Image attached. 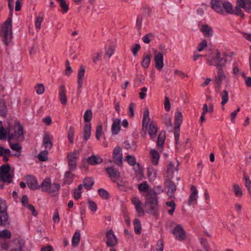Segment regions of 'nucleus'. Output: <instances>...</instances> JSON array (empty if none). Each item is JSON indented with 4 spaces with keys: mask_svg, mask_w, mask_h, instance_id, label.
<instances>
[{
    "mask_svg": "<svg viewBox=\"0 0 251 251\" xmlns=\"http://www.w3.org/2000/svg\"><path fill=\"white\" fill-rule=\"evenodd\" d=\"M163 192L162 187L158 186L154 187L152 190H151L147 194L145 205L147 208V212L151 214H155L158 209L157 194Z\"/></svg>",
    "mask_w": 251,
    "mask_h": 251,
    "instance_id": "f257e3e1",
    "label": "nucleus"
},
{
    "mask_svg": "<svg viewBox=\"0 0 251 251\" xmlns=\"http://www.w3.org/2000/svg\"><path fill=\"white\" fill-rule=\"evenodd\" d=\"M142 128L143 129L145 128L148 130L149 134L151 139H155L158 127L155 122L150 121L149 111L148 108H146L144 111Z\"/></svg>",
    "mask_w": 251,
    "mask_h": 251,
    "instance_id": "f03ea898",
    "label": "nucleus"
},
{
    "mask_svg": "<svg viewBox=\"0 0 251 251\" xmlns=\"http://www.w3.org/2000/svg\"><path fill=\"white\" fill-rule=\"evenodd\" d=\"M12 19L9 17L0 27V34L3 37V41L6 45H8L12 38Z\"/></svg>",
    "mask_w": 251,
    "mask_h": 251,
    "instance_id": "7ed1b4c3",
    "label": "nucleus"
},
{
    "mask_svg": "<svg viewBox=\"0 0 251 251\" xmlns=\"http://www.w3.org/2000/svg\"><path fill=\"white\" fill-rule=\"evenodd\" d=\"M40 188L43 192H47L52 196H55L60 188V185L57 183L51 184L50 177H46L40 185Z\"/></svg>",
    "mask_w": 251,
    "mask_h": 251,
    "instance_id": "20e7f679",
    "label": "nucleus"
},
{
    "mask_svg": "<svg viewBox=\"0 0 251 251\" xmlns=\"http://www.w3.org/2000/svg\"><path fill=\"white\" fill-rule=\"evenodd\" d=\"M207 63L211 66H215L217 68L221 67V62L223 60L221 54L218 50H213L209 53L204 55Z\"/></svg>",
    "mask_w": 251,
    "mask_h": 251,
    "instance_id": "39448f33",
    "label": "nucleus"
},
{
    "mask_svg": "<svg viewBox=\"0 0 251 251\" xmlns=\"http://www.w3.org/2000/svg\"><path fill=\"white\" fill-rule=\"evenodd\" d=\"M223 7L225 12L228 14L244 15L243 10L238 7L237 0H236V5L234 7H233L232 4L228 1H225L223 2Z\"/></svg>",
    "mask_w": 251,
    "mask_h": 251,
    "instance_id": "423d86ee",
    "label": "nucleus"
},
{
    "mask_svg": "<svg viewBox=\"0 0 251 251\" xmlns=\"http://www.w3.org/2000/svg\"><path fill=\"white\" fill-rule=\"evenodd\" d=\"M10 168L8 164L2 165L0 167V180L7 183L12 181L13 174L10 173Z\"/></svg>",
    "mask_w": 251,
    "mask_h": 251,
    "instance_id": "0eeeda50",
    "label": "nucleus"
},
{
    "mask_svg": "<svg viewBox=\"0 0 251 251\" xmlns=\"http://www.w3.org/2000/svg\"><path fill=\"white\" fill-rule=\"evenodd\" d=\"M79 156V152L78 151H75L68 154L67 159L69 170L74 171L75 170Z\"/></svg>",
    "mask_w": 251,
    "mask_h": 251,
    "instance_id": "6e6552de",
    "label": "nucleus"
},
{
    "mask_svg": "<svg viewBox=\"0 0 251 251\" xmlns=\"http://www.w3.org/2000/svg\"><path fill=\"white\" fill-rule=\"evenodd\" d=\"M166 50H165L162 52H160L156 50L153 49L155 67L159 71L162 69L164 65L163 54L166 53Z\"/></svg>",
    "mask_w": 251,
    "mask_h": 251,
    "instance_id": "1a4fd4ad",
    "label": "nucleus"
},
{
    "mask_svg": "<svg viewBox=\"0 0 251 251\" xmlns=\"http://www.w3.org/2000/svg\"><path fill=\"white\" fill-rule=\"evenodd\" d=\"M14 130V134L11 133L10 130H7L8 140H10L14 137L17 139H23L24 135L23 128L19 122L15 123Z\"/></svg>",
    "mask_w": 251,
    "mask_h": 251,
    "instance_id": "9d476101",
    "label": "nucleus"
},
{
    "mask_svg": "<svg viewBox=\"0 0 251 251\" xmlns=\"http://www.w3.org/2000/svg\"><path fill=\"white\" fill-rule=\"evenodd\" d=\"M217 75L215 76L214 82L219 87H221L223 81L228 82L229 78L225 75L222 67L218 68Z\"/></svg>",
    "mask_w": 251,
    "mask_h": 251,
    "instance_id": "9b49d317",
    "label": "nucleus"
},
{
    "mask_svg": "<svg viewBox=\"0 0 251 251\" xmlns=\"http://www.w3.org/2000/svg\"><path fill=\"white\" fill-rule=\"evenodd\" d=\"M105 171L108 177L114 182H116L120 177L121 173L119 170L113 167H107Z\"/></svg>",
    "mask_w": 251,
    "mask_h": 251,
    "instance_id": "f8f14e48",
    "label": "nucleus"
},
{
    "mask_svg": "<svg viewBox=\"0 0 251 251\" xmlns=\"http://www.w3.org/2000/svg\"><path fill=\"white\" fill-rule=\"evenodd\" d=\"M118 243V239L112 229L106 233V244L108 247H113Z\"/></svg>",
    "mask_w": 251,
    "mask_h": 251,
    "instance_id": "ddd939ff",
    "label": "nucleus"
},
{
    "mask_svg": "<svg viewBox=\"0 0 251 251\" xmlns=\"http://www.w3.org/2000/svg\"><path fill=\"white\" fill-rule=\"evenodd\" d=\"M131 203L134 205L137 212L139 216H142L144 215V210L143 208V203L139 199L136 197H132L131 199Z\"/></svg>",
    "mask_w": 251,
    "mask_h": 251,
    "instance_id": "4468645a",
    "label": "nucleus"
},
{
    "mask_svg": "<svg viewBox=\"0 0 251 251\" xmlns=\"http://www.w3.org/2000/svg\"><path fill=\"white\" fill-rule=\"evenodd\" d=\"M173 234L176 238L179 241H183L186 238L185 232L180 225H177L175 227Z\"/></svg>",
    "mask_w": 251,
    "mask_h": 251,
    "instance_id": "2eb2a0df",
    "label": "nucleus"
},
{
    "mask_svg": "<svg viewBox=\"0 0 251 251\" xmlns=\"http://www.w3.org/2000/svg\"><path fill=\"white\" fill-rule=\"evenodd\" d=\"M25 179L27 185L31 190H37L40 188V185L38 184L37 180L35 176L28 175L25 177Z\"/></svg>",
    "mask_w": 251,
    "mask_h": 251,
    "instance_id": "dca6fc26",
    "label": "nucleus"
},
{
    "mask_svg": "<svg viewBox=\"0 0 251 251\" xmlns=\"http://www.w3.org/2000/svg\"><path fill=\"white\" fill-rule=\"evenodd\" d=\"M113 158L116 164L119 166L122 165L123 162V154L122 149L120 147L117 146L114 148L113 152Z\"/></svg>",
    "mask_w": 251,
    "mask_h": 251,
    "instance_id": "f3484780",
    "label": "nucleus"
},
{
    "mask_svg": "<svg viewBox=\"0 0 251 251\" xmlns=\"http://www.w3.org/2000/svg\"><path fill=\"white\" fill-rule=\"evenodd\" d=\"M238 7L248 13H251V0H237Z\"/></svg>",
    "mask_w": 251,
    "mask_h": 251,
    "instance_id": "a211bd4d",
    "label": "nucleus"
},
{
    "mask_svg": "<svg viewBox=\"0 0 251 251\" xmlns=\"http://www.w3.org/2000/svg\"><path fill=\"white\" fill-rule=\"evenodd\" d=\"M191 193L189 196L188 200V204H195L197 201L198 191L196 187L194 185H192L190 187Z\"/></svg>",
    "mask_w": 251,
    "mask_h": 251,
    "instance_id": "6ab92c4d",
    "label": "nucleus"
},
{
    "mask_svg": "<svg viewBox=\"0 0 251 251\" xmlns=\"http://www.w3.org/2000/svg\"><path fill=\"white\" fill-rule=\"evenodd\" d=\"M87 163L92 166L100 164L103 162V159L99 155L92 154L87 159Z\"/></svg>",
    "mask_w": 251,
    "mask_h": 251,
    "instance_id": "aec40b11",
    "label": "nucleus"
},
{
    "mask_svg": "<svg viewBox=\"0 0 251 251\" xmlns=\"http://www.w3.org/2000/svg\"><path fill=\"white\" fill-rule=\"evenodd\" d=\"M224 1L220 0H211V8L218 13L221 14L223 10V3Z\"/></svg>",
    "mask_w": 251,
    "mask_h": 251,
    "instance_id": "412c9836",
    "label": "nucleus"
},
{
    "mask_svg": "<svg viewBox=\"0 0 251 251\" xmlns=\"http://www.w3.org/2000/svg\"><path fill=\"white\" fill-rule=\"evenodd\" d=\"M52 136L49 133H46L43 140V144L46 149L50 150L52 147Z\"/></svg>",
    "mask_w": 251,
    "mask_h": 251,
    "instance_id": "4be33fe9",
    "label": "nucleus"
},
{
    "mask_svg": "<svg viewBox=\"0 0 251 251\" xmlns=\"http://www.w3.org/2000/svg\"><path fill=\"white\" fill-rule=\"evenodd\" d=\"M59 98L60 102L63 105L67 103L66 91L64 85H62L59 87Z\"/></svg>",
    "mask_w": 251,
    "mask_h": 251,
    "instance_id": "5701e85b",
    "label": "nucleus"
},
{
    "mask_svg": "<svg viewBox=\"0 0 251 251\" xmlns=\"http://www.w3.org/2000/svg\"><path fill=\"white\" fill-rule=\"evenodd\" d=\"M152 55L150 51L145 53L143 57L141 62L142 66L145 69L148 68L150 64Z\"/></svg>",
    "mask_w": 251,
    "mask_h": 251,
    "instance_id": "b1692460",
    "label": "nucleus"
},
{
    "mask_svg": "<svg viewBox=\"0 0 251 251\" xmlns=\"http://www.w3.org/2000/svg\"><path fill=\"white\" fill-rule=\"evenodd\" d=\"M121 120L119 119H115L111 127V131L113 134H117L120 130Z\"/></svg>",
    "mask_w": 251,
    "mask_h": 251,
    "instance_id": "393cba45",
    "label": "nucleus"
},
{
    "mask_svg": "<svg viewBox=\"0 0 251 251\" xmlns=\"http://www.w3.org/2000/svg\"><path fill=\"white\" fill-rule=\"evenodd\" d=\"M201 31L202 32L206 37H211L213 35V30L211 27L207 25H202Z\"/></svg>",
    "mask_w": 251,
    "mask_h": 251,
    "instance_id": "a878e982",
    "label": "nucleus"
},
{
    "mask_svg": "<svg viewBox=\"0 0 251 251\" xmlns=\"http://www.w3.org/2000/svg\"><path fill=\"white\" fill-rule=\"evenodd\" d=\"M150 156L151 159L152 163L154 165H156L160 158L159 153L154 149H151L150 151Z\"/></svg>",
    "mask_w": 251,
    "mask_h": 251,
    "instance_id": "bb28decb",
    "label": "nucleus"
},
{
    "mask_svg": "<svg viewBox=\"0 0 251 251\" xmlns=\"http://www.w3.org/2000/svg\"><path fill=\"white\" fill-rule=\"evenodd\" d=\"M91 126L90 123H86L83 129V138L85 140L90 138L91 136Z\"/></svg>",
    "mask_w": 251,
    "mask_h": 251,
    "instance_id": "cd10ccee",
    "label": "nucleus"
},
{
    "mask_svg": "<svg viewBox=\"0 0 251 251\" xmlns=\"http://www.w3.org/2000/svg\"><path fill=\"white\" fill-rule=\"evenodd\" d=\"M72 171L69 170L68 172H66L64 176V183L70 184L73 181L75 175L72 173Z\"/></svg>",
    "mask_w": 251,
    "mask_h": 251,
    "instance_id": "c85d7f7f",
    "label": "nucleus"
},
{
    "mask_svg": "<svg viewBox=\"0 0 251 251\" xmlns=\"http://www.w3.org/2000/svg\"><path fill=\"white\" fill-rule=\"evenodd\" d=\"M175 126H177V127H180L183 119V116L182 113L179 111H176L175 113Z\"/></svg>",
    "mask_w": 251,
    "mask_h": 251,
    "instance_id": "c756f323",
    "label": "nucleus"
},
{
    "mask_svg": "<svg viewBox=\"0 0 251 251\" xmlns=\"http://www.w3.org/2000/svg\"><path fill=\"white\" fill-rule=\"evenodd\" d=\"M165 138V132L162 131H161L157 138V146L158 147L161 149L163 148Z\"/></svg>",
    "mask_w": 251,
    "mask_h": 251,
    "instance_id": "7c9ffc66",
    "label": "nucleus"
},
{
    "mask_svg": "<svg viewBox=\"0 0 251 251\" xmlns=\"http://www.w3.org/2000/svg\"><path fill=\"white\" fill-rule=\"evenodd\" d=\"M168 190L167 194L170 197H173L174 196L175 192L176 191V185L172 181H170L168 184Z\"/></svg>",
    "mask_w": 251,
    "mask_h": 251,
    "instance_id": "2f4dec72",
    "label": "nucleus"
},
{
    "mask_svg": "<svg viewBox=\"0 0 251 251\" xmlns=\"http://www.w3.org/2000/svg\"><path fill=\"white\" fill-rule=\"evenodd\" d=\"M83 184L85 189L89 190L94 184V179L92 177H86L83 181Z\"/></svg>",
    "mask_w": 251,
    "mask_h": 251,
    "instance_id": "473e14b6",
    "label": "nucleus"
},
{
    "mask_svg": "<svg viewBox=\"0 0 251 251\" xmlns=\"http://www.w3.org/2000/svg\"><path fill=\"white\" fill-rule=\"evenodd\" d=\"M10 147L12 150L17 151V153L13 154L14 156L19 157L21 155V151L22 149V147L19 144H11L10 145Z\"/></svg>",
    "mask_w": 251,
    "mask_h": 251,
    "instance_id": "72a5a7b5",
    "label": "nucleus"
},
{
    "mask_svg": "<svg viewBox=\"0 0 251 251\" xmlns=\"http://www.w3.org/2000/svg\"><path fill=\"white\" fill-rule=\"evenodd\" d=\"M147 173L150 180H153L156 176L157 171L152 167L150 166L148 168Z\"/></svg>",
    "mask_w": 251,
    "mask_h": 251,
    "instance_id": "f704fd0d",
    "label": "nucleus"
},
{
    "mask_svg": "<svg viewBox=\"0 0 251 251\" xmlns=\"http://www.w3.org/2000/svg\"><path fill=\"white\" fill-rule=\"evenodd\" d=\"M177 172V169L175 166V163L171 161L167 166V173L169 176H173L174 172Z\"/></svg>",
    "mask_w": 251,
    "mask_h": 251,
    "instance_id": "c9c22d12",
    "label": "nucleus"
},
{
    "mask_svg": "<svg viewBox=\"0 0 251 251\" xmlns=\"http://www.w3.org/2000/svg\"><path fill=\"white\" fill-rule=\"evenodd\" d=\"M233 190L235 195L237 197L241 198L242 197L243 194L242 189L238 184H235L233 185Z\"/></svg>",
    "mask_w": 251,
    "mask_h": 251,
    "instance_id": "e433bc0d",
    "label": "nucleus"
},
{
    "mask_svg": "<svg viewBox=\"0 0 251 251\" xmlns=\"http://www.w3.org/2000/svg\"><path fill=\"white\" fill-rule=\"evenodd\" d=\"M134 232L140 234L141 233L142 227L140 221L138 219H135L133 222Z\"/></svg>",
    "mask_w": 251,
    "mask_h": 251,
    "instance_id": "4c0bfd02",
    "label": "nucleus"
},
{
    "mask_svg": "<svg viewBox=\"0 0 251 251\" xmlns=\"http://www.w3.org/2000/svg\"><path fill=\"white\" fill-rule=\"evenodd\" d=\"M80 234L79 231H76L73 235L72 243L73 246H77L80 241Z\"/></svg>",
    "mask_w": 251,
    "mask_h": 251,
    "instance_id": "58836bf2",
    "label": "nucleus"
},
{
    "mask_svg": "<svg viewBox=\"0 0 251 251\" xmlns=\"http://www.w3.org/2000/svg\"><path fill=\"white\" fill-rule=\"evenodd\" d=\"M221 96L222 98L221 104L224 106L228 101V93L226 90H224L221 92Z\"/></svg>",
    "mask_w": 251,
    "mask_h": 251,
    "instance_id": "ea45409f",
    "label": "nucleus"
},
{
    "mask_svg": "<svg viewBox=\"0 0 251 251\" xmlns=\"http://www.w3.org/2000/svg\"><path fill=\"white\" fill-rule=\"evenodd\" d=\"M6 209L7 205L5 201L0 199V214L1 215L7 214Z\"/></svg>",
    "mask_w": 251,
    "mask_h": 251,
    "instance_id": "a19ab883",
    "label": "nucleus"
},
{
    "mask_svg": "<svg viewBox=\"0 0 251 251\" xmlns=\"http://www.w3.org/2000/svg\"><path fill=\"white\" fill-rule=\"evenodd\" d=\"M38 158L40 161H46L48 160V152L47 151H41L38 155Z\"/></svg>",
    "mask_w": 251,
    "mask_h": 251,
    "instance_id": "79ce46f5",
    "label": "nucleus"
},
{
    "mask_svg": "<svg viewBox=\"0 0 251 251\" xmlns=\"http://www.w3.org/2000/svg\"><path fill=\"white\" fill-rule=\"evenodd\" d=\"M83 188L82 184H79L78 186L77 189H75L74 193V198L76 200H78L81 197L82 193V189Z\"/></svg>",
    "mask_w": 251,
    "mask_h": 251,
    "instance_id": "37998d69",
    "label": "nucleus"
},
{
    "mask_svg": "<svg viewBox=\"0 0 251 251\" xmlns=\"http://www.w3.org/2000/svg\"><path fill=\"white\" fill-rule=\"evenodd\" d=\"M166 205L171 208V209L168 210V213L170 215H172L176 209V204L175 202L173 201H167L166 202Z\"/></svg>",
    "mask_w": 251,
    "mask_h": 251,
    "instance_id": "c03bdc74",
    "label": "nucleus"
},
{
    "mask_svg": "<svg viewBox=\"0 0 251 251\" xmlns=\"http://www.w3.org/2000/svg\"><path fill=\"white\" fill-rule=\"evenodd\" d=\"M92 117V112L90 110H86L84 114V120L86 123H89Z\"/></svg>",
    "mask_w": 251,
    "mask_h": 251,
    "instance_id": "a18cd8bd",
    "label": "nucleus"
},
{
    "mask_svg": "<svg viewBox=\"0 0 251 251\" xmlns=\"http://www.w3.org/2000/svg\"><path fill=\"white\" fill-rule=\"evenodd\" d=\"M149 188V185L146 182H143L138 185V189L140 192H147Z\"/></svg>",
    "mask_w": 251,
    "mask_h": 251,
    "instance_id": "49530a36",
    "label": "nucleus"
},
{
    "mask_svg": "<svg viewBox=\"0 0 251 251\" xmlns=\"http://www.w3.org/2000/svg\"><path fill=\"white\" fill-rule=\"evenodd\" d=\"M102 56V52L101 51L96 52L94 54L93 56V61L95 63H97L98 62L100 61Z\"/></svg>",
    "mask_w": 251,
    "mask_h": 251,
    "instance_id": "de8ad7c7",
    "label": "nucleus"
},
{
    "mask_svg": "<svg viewBox=\"0 0 251 251\" xmlns=\"http://www.w3.org/2000/svg\"><path fill=\"white\" fill-rule=\"evenodd\" d=\"M11 232L8 230L4 229L0 232V238L9 239L11 238Z\"/></svg>",
    "mask_w": 251,
    "mask_h": 251,
    "instance_id": "09e8293b",
    "label": "nucleus"
},
{
    "mask_svg": "<svg viewBox=\"0 0 251 251\" xmlns=\"http://www.w3.org/2000/svg\"><path fill=\"white\" fill-rule=\"evenodd\" d=\"M98 192L100 197L103 199H107L109 197V194L108 192L103 188H100L98 190Z\"/></svg>",
    "mask_w": 251,
    "mask_h": 251,
    "instance_id": "8fccbe9b",
    "label": "nucleus"
},
{
    "mask_svg": "<svg viewBox=\"0 0 251 251\" xmlns=\"http://www.w3.org/2000/svg\"><path fill=\"white\" fill-rule=\"evenodd\" d=\"M9 130L7 128V130ZM8 135L7 131H6L3 126L0 127V139L1 140H5Z\"/></svg>",
    "mask_w": 251,
    "mask_h": 251,
    "instance_id": "3c124183",
    "label": "nucleus"
},
{
    "mask_svg": "<svg viewBox=\"0 0 251 251\" xmlns=\"http://www.w3.org/2000/svg\"><path fill=\"white\" fill-rule=\"evenodd\" d=\"M59 4L62 14H64L68 11L69 5L66 3V1L60 2Z\"/></svg>",
    "mask_w": 251,
    "mask_h": 251,
    "instance_id": "603ef678",
    "label": "nucleus"
},
{
    "mask_svg": "<svg viewBox=\"0 0 251 251\" xmlns=\"http://www.w3.org/2000/svg\"><path fill=\"white\" fill-rule=\"evenodd\" d=\"M207 42L205 39L203 40L200 43L197 47V50L198 51L201 52L207 46Z\"/></svg>",
    "mask_w": 251,
    "mask_h": 251,
    "instance_id": "864d4df0",
    "label": "nucleus"
},
{
    "mask_svg": "<svg viewBox=\"0 0 251 251\" xmlns=\"http://www.w3.org/2000/svg\"><path fill=\"white\" fill-rule=\"evenodd\" d=\"M126 160L130 166H134L136 163L135 157L133 156L128 155L126 156Z\"/></svg>",
    "mask_w": 251,
    "mask_h": 251,
    "instance_id": "5fc2aeb1",
    "label": "nucleus"
},
{
    "mask_svg": "<svg viewBox=\"0 0 251 251\" xmlns=\"http://www.w3.org/2000/svg\"><path fill=\"white\" fill-rule=\"evenodd\" d=\"M44 20L43 17H36L35 20V25L36 28L39 30L41 28V24Z\"/></svg>",
    "mask_w": 251,
    "mask_h": 251,
    "instance_id": "6e6d98bb",
    "label": "nucleus"
},
{
    "mask_svg": "<svg viewBox=\"0 0 251 251\" xmlns=\"http://www.w3.org/2000/svg\"><path fill=\"white\" fill-rule=\"evenodd\" d=\"M74 128L71 127L69 130L68 138L71 144L74 143Z\"/></svg>",
    "mask_w": 251,
    "mask_h": 251,
    "instance_id": "4d7b16f0",
    "label": "nucleus"
},
{
    "mask_svg": "<svg viewBox=\"0 0 251 251\" xmlns=\"http://www.w3.org/2000/svg\"><path fill=\"white\" fill-rule=\"evenodd\" d=\"M8 220V216L7 214L1 215L0 216V226L7 224Z\"/></svg>",
    "mask_w": 251,
    "mask_h": 251,
    "instance_id": "13d9d810",
    "label": "nucleus"
},
{
    "mask_svg": "<svg viewBox=\"0 0 251 251\" xmlns=\"http://www.w3.org/2000/svg\"><path fill=\"white\" fill-rule=\"evenodd\" d=\"M164 122L168 128L172 127L173 124H172V119H171V117L168 116H165L164 119Z\"/></svg>",
    "mask_w": 251,
    "mask_h": 251,
    "instance_id": "bf43d9fd",
    "label": "nucleus"
},
{
    "mask_svg": "<svg viewBox=\"0 0 251 251\" xmlns=\"http://www.w3.org/2000/svg\"><path fill=\"white\" fill-rule=\"evenodd\" d=\"M213 111V106L210 105L208 107L206 104H204L202 107V112L206 114L207 112L212 113Z\"/></svg>",
    "mask_w": 251,
    "mask_h": 251,
    "instance_id": "052dcab7",
    "label": "nucleus"
},
{
    "mask_svg": "<svg viewBox=\"0 0 251 251\" xmlns=\"http://www.w3.org/2000/svg\"><path fill=\"white\" fill-rule=\"evenodd\" d=\"M102 128L101 125L98 126L96 131V137L98 140H100L102 135Z\"/></svg>",
    "mask_w": 251,
    "mask_h": 251,
    "instance_id": "680f3d73",
    "label": "nucleus"
},
{
    "mask_svg": "<svg viewBox=\"0 0 251 251\" xmlns=\"http://www.w3.org/2000/svg\"><path fill=\"white\" fill-rule=\"evenodd\" d=\"M88 206L89 208L92 211V212H96L97 210V206L96 203L92 201H88Z\"/></svg>",
    "mask_w": 251,
    "mask_h": 251,
    "instance_id": "e2e57ef3",
    "label": "nucleus"
},
{
    "mask_svg": "<svg viewBox=\"0 0 251 251\" xmlns=\"http://www.w3.org/2000/svg\"><path fill=\"white\" fill-rule=\"evenodd\" d=\"M142 14L143 15H148L151 14V8L148 6H144L142 10Z\"/></svg>",
    "mask_w": 251,
    "mask_h": 251,
    "instance_id": "0e129e2a",
    "label": "nucleus"
},
{
    "mask_svg": "<svg viewBox=\"0 0 251 251\" xmlns=\"http://www.w3.org/2000/svg\"><path fill=\"white\" fill-rule=\"evenodd\" d=\"M135 107V104L133 103H130L128 106V114L130 117H133L134 115V109Z\"/></svg>",
    "mask_w": 251,
    "mask_h": 251,
    "instance_id": "69168bd1",
    "label": "nucleus"
},
{
    "mask_svg": "<svg viewBox=\"0 0 251 251\" xmlns=\"http://www.w3.org/2000/svg\"><path fill=\"white\" fill-rule=\"evenodd\" d=\"M164 250V245H163V241L161 239H160L157 242L156 244V251H163Z\"/></svg>",
    "mask_w": 251,
    "mask_h": 251,
    "instance_id": "338daca9",
    "label": "nucleus"
},
{
    "mask_svg": "<svg viewBox=\"0 0 251 251\" xmlns=\"http://www.w3.org/2000/svg\"><path fill=\"white\" fill-rule=\"evenodd\" d=\"M36 91L38 94H43L45 91V87L42 84H38L36 87Z\"/></svg>",
    "mask_w": 251,
    "mask_h": 251,
    "instance_id": "774afa93",
    "label": "nucleus"
}]
</instances>
